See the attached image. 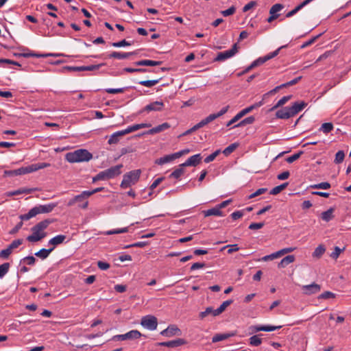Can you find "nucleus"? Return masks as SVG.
Returning <instances> with one entry per match:
<instances>
[{"label": "nucleus", "instance_id": "58836bf2", "mask_svg": "<svg viewBox=\"0 0 351 351\" xmlns=\"http://www.w3.org/2000/svg\"><path fill=\"white\" fill-rule=\"evenodd\" d=\"M288 184H289L288 182H285V183H283V184H282L280 185L275 186L274 188H273L271 190L270 194L276 195L280 193L282 191H283L285 189L287 188Z\"/></svg>", "mask_w": 351, "mask_h": 351}, {"label": "nucleus", "instance_id": "7ed1b4c3", "mask_svg": "<svg viewBox=\"0 0 351 351\" xmlns=\"http://www.w3.org/2000/svg\"><path fill=\"white\" fill-rule=\"evenodd\" d=\"M93 155L86 149H80L66 154L65 158L69 162H81L89 161Z\"/></svg>", "mask_w": 351, "mask_h": 351}, {"label": "nucleus", "instance_id": "6e6d98bb", "mask_svg": "<svg viewBox=\"0 0 351 351\" xmlns=\"http://www.w3.org/2000/svg\"><path fill=\"white\" fill-rule=\"evenodd\" d=\"M303 154V152L302 151H300L298 153H295L294 154H293L292 156L288 157L286 160L287 162L289 163H292L294 161L297 160L298 159L300 158V157L301 156V155Z\"/></svg>", "mask_w": 351, "mask_h": 351}, {"label": "nucleus", "instance_id": "f03ea898", "mask_svg": "<svg viewBox=\"0 0 351 351\" xmlns=\"http://www.w3.org/2000/svg\"><path fill=\"white\" fill-rule=\"evenodd\" d=\"M56 206L57 204L55 203L38 205L30 209L27 213L20 215L19 218L21 220H29L38 214L49 213L51 212Z\"/></svg>", "mask_w": 351, "mask_h": 351}, {"label": "nucleus", "instance_id": "39448f33", "mask_svg": "<svg viewBox=\"0 0 351 351\" xmlns=\"http://www.w3.org/2000/svg\"><path fill=\"white\" fill-rule=\"evenodd\" d=\"M141 174V169L131 171L123 176L120 186L122 189H127L135 184L139 180Z\"/></svg>", "mask_w": 351, "mask_h": 351}, {"label": "nucleus", "instance_id": "e433bc0d", "mask_svg": "<svg viewBox=\"0 0 351 351\" xmlns=\"http://www.w3.org/2000/svg\"><path fill=\"white\" fill-rule=\"evenodd\" d=\"M255 121V118L254 116H250L245 119H244L243 120H242L241 121H240L239 123H237V125H235L234 126V128H238V127H242V126H244L245 125H249V124H252Z\"/></svg>", "mask_w": 351, "mask_h": 351}, {"label": "nucleus", "instance_id": "1a4fd4ad", "mask_svg": "<svg viewBox=\"0 0 351 351\" xmlns=\"http://www.w3.org/2000/svg\"><path fill=\"white\" fill-rule=\"evenodd\" d=\"M141 324L145 328L154 330L158 326L157 318L154 315H146L142 317Z\"/></svg>", "mask_w": 351, "mask_h": 351}, {"label": "nucleus", "instance_id": "603ef678", "mask_svg": "<svg viewBox=\"0 0 351 351\" xmlns=\"http://www.w3.org/2000/svg\"><path fill=\"white\" fill-rule=\"evenodd\" d=\"M284 8V5L281 3H276L272 5V7L269 10V14H277L278 12H280L281 10H282Z\"/></svg>", "mask_w": 351, "mask_h": 351}, {"label": "nucleus", "instance_id": "ea45409f", "mask_svg": "<svg viewBox=\"0 0 351 351\" xmlns=\"http://www.w3.org/2000/svg\"><path fill=\"white\" fill-rule=\"evenodd\" d=\"M216 119V116L214 115V114H210L205 119H202L200 122L198 123V125H199L200 128L205 126L206 125L208 124L209 123L212 122Z\"/></svg>", "mask_w": 351, "mask_h": 351}, {"label": "nucleus", "instance_id": "4d7b16f0", "mask_svg": "<svg viewBox=\"0 0 351 351\" xmlns=\"http://www.w3.org/2000/svg\"><path fill=\"white\" fill-rule=\"evenodd\" d=\"M237 147V144L232 143L228 146L223 151V153L224 155L228 156L232 152H233L235 149Z\"/></svg>", "mask_w": 351, "mask_h": 351}, {"label": "nucleus", "instance_id": "f8f14e48", "mask_svg": "<svg viewBox=\"0 0 351 351\" xmlns=\"http://www.w3.org/2000/svg\"><path fill=\"white\" fill-rule=\"evenodd\" d=\"M302 290L303 293L306 295H311L318 293L321 290V287L319 285L313 282L311 285H303L302 287Z\"/></svg>", "mask_w": 351, "mask_h": 351}, {"label": "nucleus", "instance_id": "052dcab7", "mask_svg": "<svg viewBox=\"0 0 351 351\" xmlns=\"http://www.w3.org/2000/svg\"><path fill=\"white\" fill-rule=\"evenodd\" d=\"M111 45L114 47H121L125 46H130L132 45V43L125 40H122L119 42L112 43Z\"/></svg>", "mask_w": 351, "mask_h": 351}, {"label": "nucleus", "instance_id": "7c9ffc66", "mask_svg": "<svg viewBox=\"0 0 351 351\" xmlns=\"http://www.w3.org/2000/svg\"><path fill=\"white\" fill-rule=\"evenodd\" d=\"M66 239V236L63 234L57 235L49 241V244L56 246L62 243Z\"/></svg>", "mask_w": 351, "mask_h": 351}, {"label": "nucleus", "instance_id": "2eb2a0df", "mask_svg": "<svg viewBox=\"0 0 351 351\" xmlns=\"http://www.w3.org/2000/svg\"><path fill=\"white\" fill-rule=\"evenodd\" d=\"M306 105L307 104L304 101H297L293 104L291 107H289L292 117L295 116L299 112L302 110L306 106Z\"/></svg>", "mask_w": 351, "mask_h": 351}, {"label": "nucleus", "instance_id": "9b49d317", "mask_svg": "<svg viewBox=\"0 0 351 351\" xmlns=\"http://www.w3.org/2000/svg\"><path fill=\"white\" fill-rule=\"evenodd\" d=\"M281 327H282L281 326H273L255 325V326H251L249 328V330L250 331V334H254V333H256L259 331H267V332L274 331L276 329L281 328Z\"/></svg>", "mask_w": 351, "mask_h": 351}, {"label": "nucleus", "instance_id": "a18cd8bd", "mask_svg": "<svg viewBox=\"0 0 351 351\" xmlns=\"http://www.w3.org/2000/svg\"><path fill=\"white\" fill-rule=\"evenodd\" d=\"M160 80L161 78L153 80H144L139 82V84L147 87H152L157 84Z\"/></svg>", "mask_w": 351, "mask_h": 351}, {"label": "nucleus", "instance_id": "a211bd4d", "mask_svg": "<svg viewBox=\"0 0 351 351\" xmlns=\"http://www.w3.org/2000/svg\"><path fill=\"white\" fill-rule=\"evenodd\" d=\"M185 341L182 339H177L172 341H164L159 343V346L168 348H176L184 344Z\"/></svg>", "mask_w": 351, "mask_h": 351}, {"label": "nucleus", "instance_id": "f704fd0d", "mask_svg": "<svg viewBox=\"0 0 351 351\" xmlns=\"http://www.w3.org/2000/svg\"><path fill=\"white\" fill-rule=\"evenodd\" d=\"M325 251H326V248H325L324 245H318V247H317L315 248V250L313 252L312 256L313 258L319 259L322 256V255L324 254Z\"/></svg>", "mask_w": 351, "mask_h": 351}, {"label": "nucleus", "instance_id": "c756f323", "mask_svg": "<svg viewBox=\"0 0 351 351\" xmlns=\"http://www.w3.org/2000/svg\"><path fill=\"white\" fill-rule=\"evenodd\" d=\"M335 211V208H330L326 211L323 212L321 214V218L323 221L326 222H328L334 218L333 213Z\"/></svg>", "mask_w": 351, "mask_h": 351}, {"label": "nucleus", "instance_id": "ddd939ff", "mask_svg": "<svg viewBox=\"0 0 351 351\" xmlns=\"http://www.w3.org/2000/svg\"><path fill=\"white\" fill-rule=\"evenodd\" d=\"M164 103L161 101H156L145 106L143 111H162L164 108Z\"/></svg>", "mask_w": 351, "mask_h": 351}, {"label": "nucleus", "instance_id": "72a5a7b5", "mask_svg": "<svg viewBox=\"0 0 351 351\" xmlns=\"http://www.w3.org/2000/svg\"><path fill=\"white\" fill-rule=\"evenodd\" d=\"M234 335V333L217 334L213 337L212 341L213 343L221 341L227 339L228 338L232 337Z\"/></svg>", "mask_w": 351, "mask_h": 351}, {"label": "nucleus", "instance_id": "20e7f679", "mask_svg": "<svg viewBox=\"0 0 351 351\" xmlns=\"http://www.w3.org/2000/svg\"><path fill=\"white\" fill-rule=\"evenodd\" d=\"M123 165L121 164L100 171L93 178V182H95L98 180H106L114 178L121 173V169Z\"/></svg>", "mask_w": 351, "mask_h": 351}, {"label": "nucleus", "instance_id": "37998d69", "mask_svg": "<svg viewBox=\"0 0 351 351\" xmlns=\"http://www.w3.org/2000/svg\"><path fill=\"white\" fill-rule=\"evenodd\" d=\"M103 65H104V64H99L89 65V66H82L81 71H93L98 70Z\"/></svg>", "mask_w": 351, "mask_h": 351}, {"label": "nucleus", "instance_id": "423d86ee", "mask_svg": "<svg viewBox=\"0 0 351 351\" xmlns=\"http://www.w3.org/2000/svg\"><path fill=\"white\" fill-rule=\"evenodd\" d=\"M86 191L82 192L81 194L75 195L73 198L69 199L67 203L68 206H72L75 204H78V207L82 209H86L88 206V195L86 194Z\"/></svg>", "mask_w": 351, "mask_h": 351}, {"label": "nucleus", "instance_id": "774afa93", "mask_svg": "<svg viewBox=\"0 0 351 351\" xmlns=\"http://www.w3.org/2000/svg\"><path fill=\"white\" fill-rule=\"evenodd\" d=\"M256 2L254 1H251L249 3H247L243 8V12H246L253 8L254 6L256 5Z\"/></svg>", "mask_w": 351, "mask_h": 351}, {"label": "nucleus", "instance_id": "8fccbe9b", "mask_svg": "<svg viewBox=\"0 0 351 351\" xmlns=\"http://www.w3.org/2000/svg\"><path fill=\"white\" fill-rule=\"evenodd\" d=\"M295 247H286V248H283L278 252H276V255L277 256V258L278 257H280L282 256V255L285 254H287V253H290V252H292L295 250Z\"/></svg>", "mask_w": 351, "mask_h": 351}, {"label": "nucleus", "instance_id": "a878e982", "mask_svg": "<svg viewBox=\"0 0 351 351\" xmlns=\"http://www.w3.org/2000/svg\"><path fill=\"white\" fill-rule=\"evenodd\" d=\"M217 309H214L211 306L207 307L204 311L200 312L199 314V317L200 319H204L208 315H212L213 317L218 316V313H216Z\"/></svg>", "mask_w": 351, "mask_h": 351}, {"label": "nucleus", "instance_id": "13d9d810", "mask_svg": "<svg viewBox=\"0 0 351 351\" xmlns=\"http://www.w3.org/2000/svg\"><path fill=\"white\" fill-rule=\"evenodd\" d=\"M227 247L229 248L228 250V253L229 254H230L234 252H237L239 250V247H238V245L237 244H234V245H228L226 246H224L221 249V251L223 250L224 249H226Z\"/></svg>", "mask_w": 351, "mask_h": 351}, {"label": "nucleus", "instance_id": "864d4df0", "mask_svg": "<svg viewBox=\"0 0 351 351\" xmlns=\"http://www.w3.org/2000/svg\"><path fill=\"white\" fill-rule=\"evenodd\" d=\"M344 157H345V154H344L343 151L340 150V151L337 152L335 155V162L336 164L341 163L344 160Z\"/></svg>", "mask_w": 351, "mask_h": 351}, {"label": "nucleus", "instance_id": "cd10ccee", "mask_svg": "<svg viewBox=\"0 0 351 351\" xmlns=\"http://www.w3.org/2000/svg\"><path fill=\"white\" fill-rule=\"evenodd\" d=\"M26 173H27V171L25 170V167H21L18 169L9 170V171H4V175L5 176H17L24 175Z\"/></svg>", "mask_w": 351, "mask_h": 351}, {"label": "nucleus", "instance_id": "b1692460", "mask_svg": "<svg viewBox=\"0 0 351 351\" xmlns=\"http://www.w3.org/2000/svg\"><path fill=\"white\" fill-rule=\"evenodd\" d=\"M125 134V132L123 130L118 131L114 133H113L108 139V144L112 145V144H117L119 141L121 137L123 136Z\"/></svg>", "mask_w": 351, "mask_h": 351}, {"label": "nucleus", "instance_id": "680f3d73", "mask_svg": "<svg viewBox=\"0 0 351 351\" xmlns=\"http://www.w3.org/2000/svg\"><path fill=\"white\" fill-rule=\"evenodd\" d=\"M140 129H141L140 124H135V125L129 126L125 130H123V131L125 132V134H128L129 133L135 132V131H136L138 130H140Z\"/></svg>", "mask_w": 351, "mask_h": 351}, {"label": "nucleus", "instance_id": "393cba45", "mask_svg": "<svg viewBox=\"0 0 351 351\" xmlns=\"http://www.w3.org/2000/svg\"><path fill=\"white\" fill-rule=\"evenodd\" d=\"M203 214L204 217H209V216H223V212L220 210V209L218 208L217 206H216L214 208H212L210 209L203 210Z\"/></svg>", "mask_w": 351, "mask_h": 351}, {"label": "nucleus", "instance_id": "69168bd1", "mask_svg": "<svg viewBox=\"0 0 351 351\" xmlns=\"http://www.w3.org/2000/svg\"><path fill=\"white\" fill-rule=\"evenodd\" d=\"M22 243H23V239H16V240L13 241L10 244V245L8 247H10V249H11L12 250L13 249L17 248Z\"/></svg>", "mask_w": 351, "mask_h": 351}, {"label": "nucleus", "instance_id": "f257e3e1", "mask_svg": "<svg viewBox=\"0 0 351 351\" xmlns=\"http://www.w3.org/2000/svg\"><path fill=\"white\" fill-rule=\"evenodd\" d=\"M53 222V219H47L34 226L31 228L32 234L27 237V240L29 242L34 243L44 239L47 236L45 230Z\"/></svg>", "mask_w": 351, "mask_h": 351}, {"label": "nucleus", "instance_id": "2f4dec72", "mask_svg": "<svg viewBox=\"0 0 351 351\" xmlns=\"http://www.w3.org/2000/svg\"><path fill=\"white\" fill-rule=\"evenodd\" d=\"M295 256L294 255H288L283 258L280 262L278 263V267H285L289 264L295 261Z\"/></svg>", "mask_w": 351, "mask_h": 351}, {"label": "nucleus", "instance_id": "de8ad7c7", "mask_svg": "<svg viewBox=\"0 0 351 351\" xmlns=\"http://www.w3.org/2000/svg\"><path fill=\"white\" fill-rule=\"evenodd\" d=\"M310 187L312 189H328L330 188V184L329 182H324L311 185Z\"/></svg>", "mask_w": 351, "mask_h": 351}, {"label": "nucleus", "instance_id": "bf43d9fd", "mask_svg": "<svg viewBox=\"0 0 351 351\" xmlns=\"http://www.w3.org/2000/svg\"><path fill=\"white\" fill-rule=\"evenodd\" d=\"M128 88H106L105 91L110 94L123 93Z\"/></svg>", "mask_w": 351, "mask_h": 351}, {"label": "nucleus", "instance_id": "338daca9", "mask_svg": "<svg viewBox=\"0 0 351 351\" xmlns=\"http://www.w3.org/2000/svg\"><path fill=\"white\" fill-rule=\"evenodd\" d=\"M12 250L10 249L9 247H8L6 249L3 250L0 252V257L3 258H7L12 253Z\"/></svg>", "mask_w": 351, "mask_h": 351}, {"label": "nucleus", "instance_id": "c85d7f7f", "mask_svg": "<svg viewBox=\"0 0 351 351\" xmlns=\"http://www.w3.org/2000/svg\"><path fill=\"white\" fill-rule=\"evenodd\" d=\"M175 159H176V156H174V154H169V155H165V156L156 160L155 163L157 165H162L164 164L170 162Z\"/></svg>", "mask_w": 351, "mask_h": 351}, {"label": "nucleus", "instance_id": "3c124183", "mask_svg": "<svg viewBox=\"0 0 351 351\" xmlns=\"http://www.w3.org/2000/svg\"><path fill=\"white\" fill-rule=\"evenodd\" d=\"M344 250H345V247H343V249H341L337 246L335 247L334 251L330 254V257L335 260L337 259L338 257L339 256L340 254L342 252H343Z\"/></svg>", "mask_w": 351, "mask_h": 351}, {"label": "nucleus", "instance_id": "f3484780", "mask_svg": "<svg viewBox=\"0 0 351 351\" xmlns=\"http://www.w3.org/2000/svg\"><path fill=\"white\" fill-rule=\"evenodd\" d=\"M50 164L47 162H40V163H36L32 164L31 165H29L25 167V170L27 171V173H32L36 171H38L39 169H42L46 167H50Z\"/></svg>", "mask_w": 351, "mask_h": 351}, {"label": "nucleus", "instance_id": "5701e85b", "mask_svg": "<svg viewBox=\"0 0 351 351\" xmlns=\"http://www.w3.org/2000/svg\"><path fill=\"white\" fill-rule=\"evenodd\" d=\"M249 112H250L249 110L247 108L243 109L226 123V126L229 127V126L232 125L233 123L238 121L240 119H241L243 117H244L245 114H248Z\"/></svg>", "mask_w": 351, "mask_h": 351}, {"label": "nucleus", "instance_id": "4c0bfd02", "mask_svg": "<svg viewBox=\"0 0 351 351\" xmlns=\"http://www.w3.org/2000/svg\"><path fill=\"white\" fill-rule=\"evenodd\" d=\"M128 231H129V228L125 227V228H117V229H114V230H108V231L105 232L104 234L105 235H111V234H114L125 233V232H128Z\"/></svg>", "mask_w": 351, "mask_h": 351}, {"label": "nucleus", "instance_id": "c03bdc74", "mask_svg": "<svg viewBox=\"0 0 351 351\" xmlns=\"http://www.w3.org/2000/svg\"><path fill=\"white\" fill-rule=\"evenodd\" d=\"M184 167H181L174 170L169 176L170 178H173L176 179H179L180 176L184 173Z\"/></svg>", "mask_w": 351, "mask_h": 351}, {"label": "nucleus", "instance_id": "bb28decb", "mask_svg": "<svg viewBox=\"0 0 351 351\" xmlns=\"http://www.w3.org/2000/svg\"><path fill=\"white\" fill-rule=\"evenodd\" d=\"M180 332V329L175 326H170L165 330L161 332V335L167 337H171L178 335Z\"/></svg>", "mask_w": 351, "mask_h": 351}, {"label": "nucleus", "instance_id": "9d476101", "mask_svg": "<svg viewBox=\"0 0 351 351\" xmlns=\"http://www.w3.org/2000/svg\"><path fill=\"white\" fill-rule=\"evenodd\" d=\"M237 51H238L237 44L235 43L232 46V49L225 51H223V52H219L217 54V57L215 58V61L220 62V61H223L228 58H230L232 57L233 56H234L236 54V53L237 52Z\"/></svg>", "mask_w": 351, "mask_h": 351}, {"label": "nucleus", "instance_id": "0e129e2a", "mask_svg": "<svg viewBox=\"0 0 351 351\" xmlns=\"http://www.w3.org/2000/svg\"><path fill=\"white\" fill-rule=\"evenodd\" d=\"M335 298V294L330 291H325L322 293L319 296V299H330V298Z\"/></svg>", "mask_w": 351, "mask_h": 351}, {"label": "nucleus", "instance_id": "c9c22d12", "mask_svg": "<svg viewBox=\"0 0 351 351\" xmlns=\"http://www.w3.org/2000/svg\"><path fill=\"white\" fill-rule=\"evenodd\" d=\"M291 95H287V96H284L283 97H282L277 103L275 106H274L269 111H273L277 108H278L280 106H282L284 104H285L288 101H289L291 98Z\"/></svg>", "mask_w": 351, "mask_h": 351}, {"label": "nucleus", "instance_id": "dca6fc26", "mask_svg": "<svg viewBox=\"0 0 351 351\" xmlns=\"http://www.w3.org/2000/svg\"><path fill=\"white\" fill-rule=\"evenodd\" d=\"M50 164L47 162H40V163H36L32 164L31 165H29L25 167V170L27 171V173H32L36 171H38L39 169H42L46 167H50Z\"/></svg>", "mask_w": 351, "mask_h": 351}, {"label": "nucleus", "instance_id": "5fc2aeb1", "mask_svg": "<svg viewBox=\"0 0 351 351\" xmlns=\"http://www.w3.org/2000/svg\"><path fill=\"white\" fill-rule=\"evenodd\" d=\"M221 151L220 149H217L216 150L215 152H214L213 154H210L209 156H208L205 159H204V162L206 163H208L210 162H212L213 161L215 158L220 154Z\"/></svg>", "mask_w": 351, "mask_h": 351}, {"label": "nucleus", "instance_id": "79ce46f5", "mask_svg": "<svg viewBox=\"0 0 351 351\" xmlns=\"http://www.w3.org/2000/svg\"><path fill=\"white\" fill-rule=\"evenodd\" d=\"M232 302H233L232 300H228L224 301L220 305V306L218 308H217V312L216 313H218V315H219L221 313H222L226 310V308L228 306H230Z\"/></svg>", "mask_w": 351, "mask_h": 351}, {"label": "nucleus", "instance_id": "4468645a", "mask_svg": "<svg viewBox=\"0 0 351 351\" xmlns=\"http://www.w3.org/2000/svg\"><path fill=\"white\" fill-rule=\"evenodd\" d=\"M202 160V156L200 154H197L193 155L189 158L184 163L181 164V167H189V166H197Z\"/></svg>", "mask_w": 351, "mask_h": 351}, {"label": "nucleus", "instance_id": "09e8293b", "mask_svg": "<svg viewBox=\"0 0 351 351\" xmlns=\"http://www.w3.org/2000/svg\"><path fill=\"white\" fill-rule=\"evenodd\" d=\"M9 268V263H5L0 265V278H3L8 272Z\"/></svg>", "mask_w": 351, "mask_h": 351}, {"label": "nucleus", "instance_id": "aec40b11", "mask_svg": "<svg viewBox=\"0 0 351 351\" xmlns=\"http://www.w3.org/2000/svg\"><path fill=\"white\" fill-rule=\"evenodd\" d=\"M170 127H171V125L168 123H163L161 125H159L156 127H154V128L150 129L149 130L145 132V134H154L160 133L165 130L169 129Z\"/></svg>", "mask_w": 351, "mask_h": 351}, {"label": "nucleus", "instance_id": "e2e57ef3", "mask_svg": "<svg viewBox=\"0 0 351 351\" xmlns=\"http://www.w3.org/2000/svg\"><path fill=\"white\" fill-rule=\"evenodd\" d=\"M267 191V189L265 188H261L256 190L254 193H252L249 195L248 199H252L254 198L258 195H261L263 193H265Z\"/></svg>", "mask_w": 351, "mask_h": 351}, {"label": "nucleus", "instance_id": "473e14b6", "mask_svg": "<svg viewBox=\"0 0 351 351\" xmlns=\"http://www.w3.org/2000/svg\"><path fill=\"white\" fill-rule=\"evenodd\" d=\"M54 250V247L50 249H45L43 248L36 253H35V255L42 259L47 258L49 254Z\"/></svg>", "mask_w": 351, "mask_h": 351}, {"label": "nucleus", "instance_id": "4be33fe9", "mask_svg": "<svg viewBox=\"0 0 351 351\" xmlns=\"http://www.w3.org/2000/svg\"><path fill=\"white\" fill-rule=\"evenodd\" d=\"M162 61H155L151 60H142L140 61L135 62L134 64L136 66H155L162 64Z\"/></svg>", "mask_w": 351, "mask_h": 351}, {"label": "nucleus", "instance_id": "a19ab883", "mask_svg": "<svg viewBox=\"0 0 351 351\" xmlns=\"http://www.w3.org/2000/svg\"><path fill=\"white\" fill-rule=\"evenodd\" d=\"M260 335H256L251 337L249 339V343L251 346H258L262 343V339L259 337Z\"/></svg>", "mask_w": 351, "mask_h": 351}, {"label": "nucleus", "instance_id": "6e6552de", "mask_svg": "<svg viewBox=\"0 0 351 351\" xmlns=\"http://www.w3.org/2000/svg\"><path fill=\"white\" fill-rule=\"evenodd\" d=\"M142 334L137 330H132L123 335H117L112 337L114 341L134 340L139 339Z\"/></svg>", "mask_w": 351, "mask_h": 351}, {"label": "nucleus", "instance_id": "6ab92c4d", "mask_svg": "<svg viewBox=\"0 0 351 351\" xmlns=\"http://www.w3.org/2000/svg\"><path fill=\"white\" fill-rule=\"evenodd\" d=\"M276 117L278 119H288L292 117V115L291 114L289 108L285 107V108H281V109L278 110V111H276Z\"/></svg>", "mask_w": 351, "mask_h": 351}, {"label": "nucleus", "instance_id": "49530a36", "mask_svg": "<svg viewBox=\"0 0 351 351\" xmlns=\"http://www.w3.org/2000/svg\"><path fill=\"white\" fill-rule=\"evenodd\" d=\"M333 128L332 123H324L322 125L320 130L325 134H328L333 130Z\"/></svg>", "mask_w": 351, "mask_h": 351}, {"label": "nucleus", "instance_id": "0eeeda50", "mask_svg": "<svg viewBox=\"0 0 351 351\" xmlns=\"http://www.w3.org/2000/svg\"><path fill=\"white\" fill-rule=\"evenodd\" d=\"M287 47V45H282V46L280 47L279 48H278L274 51L271 52L263 57L258 58V59H256V60H254V62H252L251 64H252V67L254 69L255 67L262 65L267 61H268V60H271V58L278 56L280 51L282 49L285 48Z\"/></svg>", "mask_w": 351, "mask_h": 351}, {"label": "nucleus", "instance_id": "412c9836", "mask_svg": "<svg viewBox=\"0 0 351 351\" xmlns=\"http://www.w3.org/2000/svg\"><path fill=\"white\" fill-rule=\"evenodd\" d=\"M134 52H118L113 51L108 55L110 58H117L119 60L128 58L130 56L134 54Z\"/></svg>", "mask_w": 351, "mask_h": 351}]
</instances>
